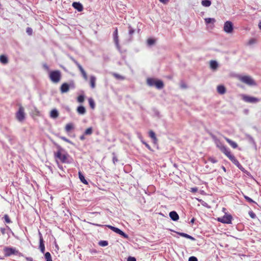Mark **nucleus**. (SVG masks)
<instances>
[{
  "label": "nucleus",
  "instance_id": "f257e3e1",
  "mask_svg": "<svg viewBox=\"0 0 261 261\" xmlns=\"http://www.w3.org/2000/svg\"><path fill=\"white\" fill-rule=\"evenodd\" d=\"M55 156L63 163L69 164L72 160L70 155L62 149H59L55 152Z\"/></svg>",
  "mask_w": 261,
  "mask_h": 261
},
{
  "label": "nucleus",
  "instance_id": "f03ea898",
  "mask_svg": "<svg viewBox=\"0 0 261 261\" xmlns=\"http://www.w3.org/2000/svg\"><path fill=\"white\" fill-rule=\"evenodd\" d=\"M3 251L6 257H9L12 255L19 256L22 255L21 253L14 247H5Z\"/></svg>",
  "mask_w": 261,
  "mask_h": 261
},
{
  "label": "nucleus",
  "instance_id": "7ed1b4c3",
  "mask_svg": "<svg viewBox=\"0 0 261 261\" xmlns=\"http://www.w3.org/2000/svg\"><path fill=\"white\" fill-rule=\"evenodd\" d=\"M238 79L241 82L250 86H255L256 82L249 75H239L237 76Z\"/></svg>",
  "mask_w": 261,
  "mask_h": 261
},
{
  "label": "nucleus",
  "instance_id": "20e7f679",
  "mask_svg": "<svg viewBox=\"0 0 261 261\" xmlns=\"http://www.w3.org/2000/svg\"><path fill=\"white\" fill-rule=\"evenodd\" d=\"M49 78L54 83H58L61 79V72L59 70L51 71L49 73Z\"/></svg>",
  "mask_w": 261,
  "mask_h": 261
},
{
  "label": "nucleus",
  "instance_id": "39448f33",
  "mask_svg": "<svg viewBox=\"0 0 261 261\" xmlns=\"http://www.w3.org/2000/svg\"><path fill=\"white\" fill-rule=\"evenodd\" d=\"M242 98L244 101L250 103H255L260 101V99L258 98L245 94L242 95Z\"/></svg>",
  "mask_w": 261,
  "mask_h": 261
},
{
  "label": "nucleus",
  "instance_id": "423d86ee",
  "mask_svg": "<svg viewBox=\"0 0 261 261\" xmlns=\"http://www.w3.org/2000/svg\"><path fill=\"white\" fill-rule=\"evenodd\" d=\"M225 155L236 166H237L240 169L242 170L243 167L242 165L240 164L238 160L235 158V156L231 153L230 151L228 152Z\"/></svg>",
  "mask_w": 261,
  "mask_h": 261
},
{
  "label": "nucleus",
  "instance_id": "0eeeda50",
  "mask_svg": "<svg viewBox=\"0 0 261 261\" xmlns=\"http://www.w3.org/2000/svg\"><path fill=\"white\" fill-rule=\"evenodd\" d=\"M17 119L20 121H22L25 118L24 110L22 107H20L18 111L16 114Z\"/></svg>",
  "mask_w": 261,
  "mask_h": 261
},
{
  "label": "nucleus",
  "instance_id": "6e6552de",
  "mask_svg": "<svg viewBox=\"0 0 261 261\" xmlns=\"http://www.w3.org/2000/svg\"><path fill=\"white\" fill-rule=\"evenodd\" d=\"M233 24L230 21H227L224 23L223 30L228 34L231 33L233 31Z\"/></svg>",
  "mask_w": 261,
  "mask_h": 261
},
{
  "label": "nucleus",
  "instance_id": "1a4fd4ad",
  "mask_svg": "<svg viewBox=\"0 0 261 261\" xmlns=\"http://www.w3.org/2000/svg\"><path fill=\"white\" fill-rule=\"evenodd\" d=\"M108 227L113 230L114 232L120 234L121 236L123 237L124 238L127 239L128 236L127 234L123 232L121 230L119 229L118 228L112 226L111 225H107Z\"/></svg>",
  "mask_w": 261,
  "mask_h": 261
},
{
  "label": "nucleus",
  "instance_id": "9d476101",
  "mask_svg": "<svg viewBox=\"0 0 261 261\" xmlns=\"http://www.w3.org/2000/svg\"><path fill=\"white\" fill-rule=\"evenodd\" d=\"M232 217L230 215H224L222 217L218 218V220L223 223L230 224L231 222Z\"/></svg>",
  "mask_w": 261,
  "mask_h": 261
},
{
  "label": "nucleus",
  "instance_id": "9b49d317",
  "mask_svg": "<svg viewBox=\"0 0 261 261\" xmlns=\"http://www.w3.org/2000/svg\"><path fill=\"white\" fill-rule=\"evenodd\" d=\"M74 62L76 64V65L77 66L80 71H81L83 78L86 81H87L88 80V76H87L86 71L84 70V69H83L82 66L77 61H76L75 60H74Z\"/></svg>",
  "mask_w": 261,
  "mask_h": 261
},
{
  "label": "nucleus",
  "instance_id": "f8f14e48",
  "mask_svg": "<svg viewBox=\"0 0 261 261\" xmlns=\"http://www.w3.org/2000/svg\"><path fill=\"white\" fill-rule=\"evenodd\" d=\"M39 249L40 250V251L44 253L45 252V245L44 244V241L43 239V237L42 236V234L40 231H39Z\"/></svg>",
  "mask_w": 261,
  "mask_h": 261
},
{
  "label": "nucleus",
  "instance_id": "ddd939ff",
  "mask_svg": "<svg viewBox=\"0 0 261 261\" xmlns=\"http://www.w3.org/2000/svg\"><path fill=\"white\" fill-rule=\"evenodd\" d=\"M113 37L115 43L117 46L118 49L120 50V47L119 44V40H118V30L116 28L115 31L113 33Z\"/></svg>",
  "mask_w": 261,
  "mask_h": 261
},
{
  "label": "nucleus",
  "instance_id": "4468645a",
  "mask_svg": "<svg viewBox=\"0 0 261 261\" xmlns=\"http://www.w3.org/2000/svg\"><path fill=\"white\" fill-rule=\"evenodd\" d=\"M72 7L79 12H82L83 10V6L80 3L73 2Z\"/></svg>",
  "mask_w": 261,
  "mask_h": 261
},
{
  "label": "nucleus",
  "instance_id": "2eb2a0df",
  "mask_svg": "<svg viewBox=\"0 0 261 261\" xmlns=\"http://www.w3.org/2000/svg\"><path fill=\"white\" fill-rule=\"evenodd\" d=\"M69 90V86L67 83H63L60 88L61 92L64 93L67 92Z\"/></svg>",
  "mask_w": 261,
  "mask_h": 261
},
{
  "label": "nucleus",
  "instance_id": "dca6fc26",
  "mask_svg": "<svg viewBox=\"0 0 261 261\" xmlns=\"http://www.w3.org/2000/svg\"><path fill=\"white\" fill-rule=\"evenodd\" d=\"M170 218L174 221H177L179 219V216L177 213L175 211H172L169 213Z\"/></svg>",
  "mask_w": 261,
  "mask_h": 261
},
{
  "label": "nucleus",
  "instance_id": "f3484780",
  "mask_svg": "<svg viewBox=\"0 0 261 261\" xmlns=\"http://www.w3.org/2000/svg\"><path fill=\"white\" fill-rule=\"evenodd\" d=\"M96 78L94 75H91L90 77V84L91 88L94 89L95 87V83Z\"/></svg>",
  "mask_w": 261,
  "mask_h": 261
},
{
  "label": "nucleus",
  "instance_id": "a211bd4d",
  "mask_svg": "<svg viewBox=\"0 0 261 261\" xmlns=\"http://www.w3.org/2000/svg\"><path fill=\"white\" fill-rule=\"evenodd\" d=\"M210 65L211 68L213 70H216L218 67L217 62L215 60H211L210 61Z\"/></svg>",
  "mask_w": 261,
  "mask_h": 261
},
{
  "label": "nucleus",
  "instance_id": "6ab92c4d",
  "mask_svg": "<svg viewBox=\"0 0 261 261\" xmlns=\"http://www.w3.org/2000/svg\"><path fill=\"white\" fill-rule=\"evenodd\" d=\"M77 112L80 115H84L86 113V109L83 106H80L77 108Z\"/></svg>",
  "mask_w": 261,
  "mask_h": 261
},
{
  "label": "nucleus",
  "instance_id": "aec40b11",
  "mask_svg": "<svg viewBox=\"0 0 261 261\" xmlns=\"http://www.w3.org/2000/svg\"><path fill=\"white\" fill-rule=\"evenodd\" d=\"M50 116L51 118L56 119L59 116V113L56 109H53L51 111L50 113Z\"/></svg>",
  "mask_w": 261,
  "mask_h": 261
},
{
  "label": "nucleus",
  "instance_id": "412c9836",
  "mask_svg": "<svg viewBox=\"0 0 261 261\" xmlns=\"http://www.w3.org/2000/svg\"><path fill=\"white\" fill-rule=\"evenodd\" d=\"M225 139L232 148H236L238 147V144L235 142L231 140L230 139L227 138H225Z\"/></svg>",
  "mask_w": 261,
  "mask_h": 261
},
{
  "label": "nucleus",
  "instance_id": "4be33fe9",
  "mask_svg": "<svg viewBox=\"0 0 261 261\" xmlns=\"http://www.w3.org/2000/svg\"><path fill=\"white\" fill-rule=\"evenodd\" d=\"M217 91L220 94H223L226 92L225 88L223 85H219L217 87Z\"/></svg>",
  "mask_w": 261,
  "mask_h": 261
},
{
  "label": "nucleus",
  "instance_id": "5701e85b",
  "mask_svg": "<svg viewBox=\"0 0 261 261\" xmlns=\"http://www.w3.org/2000/svg\"><path fill=\"white\" fill-rule=\"evenodd\" d=\"M177 233L181 237H185L186 238L190 239L191 240L194 241L195 239L193 237L184 232H177Z\"/></svg>",
  "mask_w": 261,
  "mask_h": 261
},
{
  "label": "nucleus",
  "instance_id": "b1692460",
  "mask_svg": "<svg viewBox=\"0 0 261 261\" xmlns=\"http://www.w3.org/2000/svg\"><path fill=\"white\" fill-rule=\"evenodd\" d=\"M158 89H161L163 88L164 84L162 81L160 80H157L155 82V86Z\"/></svg>",
  "mask_w": 261,
  "mask_h": 261
},
{
  "label": "nucleus",
  "instance_id": "393cba45",
  "mask_svg": "<svg viewBox=\"0 0 261 261\" xmlns=\"http://www.w3.org/2000/svg\"><path fill=\"white\" fill-rule=\"evenodd\" d=\"M73 128H74V125H73V123H69L66 125L65 129L67 132H69L71 129H73Z\"/></svg>",
  "mask_w": 261,
  "mask_h": 261
},
{
  "label": "nucleus",
  "instance_id": "a878e982",
  "mask_svg": "<svg viewBox=\"0 0 261 261\" xmlns=\"http://www.w3.org/2000/svg\"><path fill=\"white\" fill-rule=\"evenodd\" d=\"M0 62L4 64H7L8 62L7 57L4 55L0 56Z\"/></svg>",
  "mask_w": 261,
  "mask_h": 261
},
{
  "label": "nucleus",
  "instance_id": "bb28decb",
  "mask_svg": "<svg viewBox=\"0 0 261 261\" xmlns=\"http://www.w3.org/2000/svg\"><path fill=\"white\" fill-rule=\"evenodd\" d=\"M156 81L153 79L149 78L147 80V83L150 86H155Z\"/></svg>",
  "mask_w": 261,
  "mask_h": 261
},
{
  "label": "nucleus",
  "instance_id": "cd10ccee",
  "mask_svg": "<svg viewBox=\"0 0 261 261\" xmlns=\"http://www.w3.org/2000/svg\"><path fill=\"white\" fill-rule=\"evenodd\" d=\"M149 136L151 139H153L154 143L156 142L157 139L156 138L155 134L152 130H150L149 132Z\"/></svg>",
  "mask_w": 261,
  "mask_h": 261
},
{
  "label": "nucleus",
  "instance_id": "c85d7f7f",
  "mask_svg": "<svg viewBox=\"0 0 261 261\" xmlns=\"http://www.w3.org/2000/svg\"><path fill=\"white\" fill-rule=\"evenodd\" d=\"M201 4L204 7H208L211 6V2L210 0H202Z\"/></svg>",
  "mask_w": 261,
  "mask_h": 261
},
{
  "label": "nucleus",
  "instance_id": "c756f323",
  "mask_svg": "<svg viewBox=\"0 0 261 261\" xmlns=\"http://www.w3.org/2000/svg\"><path fill=\"white\" fill-rule=\"evenodd\" d=\"M79 178H80L81 181L83 183H84L85 184H88L87 180L85 178L84 176L82 174V173L81 172H79Z\"/></svg>",
  "mask_w": 261,
  "mask_h": 261
},
{
  "label": "nucleus",
  "instance_id": "7c9ffc66",
  "mask_svg": "<svg viewBox=\"0 0 261 261\" xmlns=\"http://www.w3.org/2000/svg\"><path fill=\"white\" fill-rule=\"evenodd\" d=\"M204 21L206 24H208L210 23H214L215 22L216 20L215 18H206L204 19Z\"/></svg>",
  "mask_w": 261,
  "mask_h": 261
},
{
  "label": "nucleus",
  "instance_id": "2f4dec72",
  "mask_svg": "<svg viewBox=\"0 0 261 261\" xmlns=\"http://www.w3.org/2000/svg\"><path fill=\"white\" fill-rule=\"evenodd\" d=\"M44 257L46 261H53L50 253L48 252H47L45 253Z\"/></svg>",
  "mask_w": 261,
  "mask_h": 261
},
{
  "label": "nucleus",
  "instance_id": "473e14b6",
  "mask_svg": "<svg viewBox=\"0 0 261 261\" xmlns=\"http://www.w3.org/2000/svg\"><path fill=\"white\" fill-rule=\"evenodd\" d=\"M93 133V128L91 127H89L86 129L84 132V135H91Z\"/></svg>",
  "mask_w": 261,
  "mask_h": 261
},
{
  "label": "nucleus",
  "instance_id": "72a5a7b5",
  "mask_svg": "<svg viewBox=\"0 0 261 261\" xmlns=\"http://www.w3.org/2000/svg\"><path fill=\"white\" fill-rule=\"evenodd\" d=\"M215 143H216L217 147H218L220 150L222 149V147L225 146L219 140H216Z\"/></svg>",
  "mask_w": 261,
  "mask_h": 261
},
{
  "label": "nucleus",
  "instance_id": "f704fd0d",
  "mask_svg": "<svg viewBox=\"0 0 261 261\" xmlns=\"http://www.w3.org/2000/svg\"><path fill=\"white\" fill-rule=\"evenodd\" d=\"M88 100H89V103L90 107L92 109H94L95 107V102H94V100H93V99L89 98Z\"/></svg>",
  "mask_w": 261,
  "mask_h": 261
},
{
  "label": "nucleus",
  "instance_id": "c9c22d12",
  "mask_svg": "<svg viewBox=\"0 0 261 261\" xmlns=\"http://www.w3.org/2000/svg\"><path fill=\"white\" fill-rule=\"evenodd\" d=\"M245 199L249 202L250 203H255L256 204V202H255L254 200H253L251 198H250V197H249L248 196H246V195H244V196Z\"/></svg>",
  "mask_w": 261,
  "mask_h": 261
},
{
  "label": "nucleus",
  "instance_id": "e433bc0d",
  "mask_svg": "<svg viewBox=\"0 0 261 261\" xmlns=\"http://www.w3.org/2000/svg\"><path fill=\"white\" fill-rule=\"evenodd\" d=\"M4 219L5 221L7 223H10L11 222V221L10 220V219L9 218V217L8 215H5L4 216Z\"/></svg>",
  "mask_w": 261,
  "mask_h": 261
},
{
  "label": "nucleus",
  "instance_id": "4c0bfd02",
  "mask_svg": "<svg viewBox=\"0 0 261 261\" xmlns=\"http://www.w3.org/2000/svg\"><path fill=\"white\" fill-rule=\"evenodd\" d=\"M99 245L101 246L105 247L108 245V243L106 241H101L99 242Z\"/></svg>",
  "mask_w": 261,
  "mask_h": 261
},
{
  "label": "nucleus",
  "instance_id": "58836bf2",
  "mask_svg": "<svg viewBox=\"0 0 261 261\" xmlns=\"http://www.w3.org/2000/svg\"><path fill=\"white\" fill-rule=\"evenodd\" d=\"M256 42H257V40H256V39H255V38H251V39H250L249 40L248 44V45H252L253 44L256 43Z\"/></svg>",
  "mask_w": 261,
  "mask_h": 261
},
{
  "label": "nucleus",
  "instance_id": "ea45409f",
  "mask_svg": "<svg viewBox=\"0 0 261 261\" xmlns=\"http://www.w3.org/2000/svg\"><path fill=\"white\" fill-rule=\"evenodd\" d=\"M221 151L225 154L229 151V149L226 146L222 147Z\"/></svg>",
  "mask_w": 261,
  "mask_h": 261
},
{
  "label": "nucleus",
  "instance_id": "a19ab883",
  "mask_svg": "<svg viewBox=\"0 0 261 261\" xmlns=\"http://www.w3.org/2000/svg\"><path fill=\"white\" fill-rule=\"evenodd\" d=\"M221 151L225 154L229 151V149L226 146L222 147Z\"/></svg>",
  "mask_w": 261,
  "mask_h": 261
},
{
  "label": "nucleus",
  "instance_id": "79ce46f5",
  "mask_svg": "<svg viewBox=\"0 0 261 261\" xmlns=\"http://www.w3.org/2000/svg\"><path fill=\"white\" fill-rule=\"evenodd\" d=\"M77 101L79 102H83L84 101V96L83 95H80L77 97Z\"/></svg>",
  "mask_w": 261,
  "mask_h": 261
},
{
  "label": "nucleus",
  "instance_id": "37998d69",
  "mask_svg": "<svg viewBox=\"0 0 261 261\" xmlns=\"http://www.w3.org/2000/svg\"><path fill=\"white\" fill-rule=\"evenodd\" d=\"M154 40L152 39H149L147 40V43L148 45H151L152 44H153L154 43Z\"/></svg>",
  "mask_w": 261,
  "mask_h": 261
},
{
  "label": "nucleus",
  "instance_id": "c03bdc74",
  "mask_svg": "<svg viewBox=\"0 0 261 261\" xmlns=\"http://www.w3.org/2000/svg\"><path fill=\"white\" fill-rule=\"evenodd\" d=\"M249 215L250 216V217L253 218V219H254V218H255L256 217V215L252 211L249 212Z\"/></svg>",
  "mask_w": 261,
  "mask_h": 261
},
{
  "label": "nucleus",
  "instance_id": "a18cd8bd",
  "mask_svg": "<svg viewBox=\"0 0 261 261\" xmlns=\"http://www.w3.org/2000/svg\"><path fill=\"white\" fill-rule=\"evenodd\" d=\"M208 160L212 163H216L218 162V161L215 158L212 157H210L208 158Z\"/></svg>",
  "mask_w": 261,
  "mask_h": 261
},
{
  "label": "nucleus",
  "instance_id": "49530a36",
  "mask_svg": "<svg viewBox=\"0 0 261 261\" xmlns=\"http://www.w3.org/2000/svg\"><path fill=\"white\" fill-rule=\"evenodd\" d=\"M60 138H61L62 140H63V141H65V142H68V143H71V144L72 143V142H71V141H70L69 139H68L67 138H66V137H60Z\"/></svg>",
  "mask_w": 261,
  "mask_h": 261
},
{
  "label": "nucleus",
  "instance_id": "de8ad7c7",
  "mask_svg": "<svg viewBox=\"0 0 261 261\" xmlns=\"http://www.w3.org/2000/svg\"><path fill=\"white\" fill-rule=\"evenodd\" d=\"M189 261H198L197 258L195 256H191L189 258Z\"/></svg>",
  "mask_w": 261,
  "mask_h": 261
},
{
  "label": "nucleus",
  "instance_id": "09e8293b",
  "mask_svg": "<svg viewBox=\"0 0 261 261\" xmlns=\"http://www.w3.org/2000/svg\"><path fill=\"white\" fill-rule=\"evenodd\" d=\"M32 32H33V31H32V29L31 28H28L27 29V33H28L29 35H32Z\"/></svg>",
  "mask_w": 261,
  "mask_h": 261
},
{
  "label": "nucleus",
  "instance_id": "8fccbe9b",
  "mask_svg": "<svg viewBox=\"0 0 261 261\" xmlns=\"http://www.w3.org/2000/svg\"><path fill=\"white\" fill-rule=\"evenodd\" d=\"M135 31L133 29H132L130 26L129 27V35H132L133 34H134Z\"/></svg>",
  "mask_w": 261,
  "mask_h": 261
},
{
  "label": "nucleus",
  "instance_id": "3c124183",
  "mask_svg": "<svg viewBox=\"0 0 261 261\" xmlns=\"http://www.w3.org/2000/svg\"><path fill=\"white\" fill-rule=\"evenodd\" d=\"M127 261H136V259L134 257L129 256L127 258Z\"/></svg>",
  "mask_w": 261,
  "mask_h": 261
},
{
  "label": "nucleus",
  "instance_id": "603ef678",
  "mask_svg": "<svg viewBox=\"0 0 261 261\" xmlns=\"http://www.w3.org/2000/svg\"><path fill=\"white\" fill-rule=\"evenodd\" d=\"M197 191H198V189H197V188H196V187L192 188H191V191L193 193L196 192Z\"/></svg>",
  "mask_w": 261,
  "mask_h": 261
},
{
  "label": "nucleus",
  "instance_id": "864d4df0",
  "mask_svg": "<svg viewBox=\"0 0 261 261\" xmlns=\"http://www.w3.org/2000/svg\"><path fill=\"white\" fill-rule=\"evenodd\" d=\"M113 161L114 164L118 161V160L116 156L113 158Z\"/></svg>",
  "mask_w": 261,
  "mask_h": 261
},
{
  "label": "nucleus",
  "instance_id": "5fc2aeb1",
  "mask_svg": "<svg viewBox=\"0 0 261 261\" xmlns=\"http://www.w3.org/2000/svg\"><path fill=\"white\" fill-rule=\"evenodd\" d=\"M85 135H84V134L83 135H82L81 136H80V140H84L85 139Z\"/></svg>",
  "mask_w": 261,
  "mask_h": 261
},
{
  "label": "nucleus",
  "instance_id": "6e6d98bb",
  "mask_svg": "<svg viewBox=\"0 0 261 261\" xmlns=\"http://www.w3.org/2000/svg\"><path fill=\"white\" fill-rule=\"evenodd\" d=\"M0 230H1V232L3 233V234H5V229L4 228H1L0 229Z\"/></svg>",
  "mask_w": 261,
  "mask_h": 261
},
{
  "label": "nucleus",
  "instance_id": "4d7b16f0",
  "mask_svg": "<svg viewBox=\"0 0 261 261\" xmlns=\"http://www.w3.org/2000/svg\"><path fill=\"white\" fill-rule=\"evenodd\" d=\"M143 142V143L144 144H145V146H146L148 149H150V146H149L147 143H145V142Z\"/></svg>",
  "mask_w": 261,
  "mask_h": 261
},
{
  "label": "nucleus",
  "instance_id": "13d9d810",
  "mask_svg": "<svg viewBox=\"0 0 261 261\" xmlns=\"http://www.w3.org/2000/svg\"><path fill=\"white\" fill-rule=\"evenodd\" d=\"M161 3H163L164 4L167 3L169 0H159Z\"/></svg>",
  "mask_w": 261,
  "mask_h": 261
},
{
  "label": "nucleus",
  "instance_id": "bf43d9fd",
  "mask_svg": "<svg viewBox=\"0 0 261 261\" xmlns=\"http://www.w3.org/2000/svg\"><path fill=\"white\" fill-rule=\"evenodd\" d=\"M114 75L115 76V77H116L117 78H120L121 76L118 74H115Z\"/></svg>",
  "mask_w": 261,
  "mask_h": 261
},
{
  "label": "nucleus",
  "instance_id": "052dcab7",
  "mask_svg": "<svg viewBox=\"0 0 261 261\" xmlns=\"http://www.w3.org/2000/svg\"><path fill=\"white\" fill-rule=\"evenodd\" d=\"M27 259L28 260H29V261H32V260H33V259H32V258H31V257H28V258H27Z\"/></svg>",
  "mask_w": 261,
  "mask_h": 261
},
{
  "label": "nucleus",
  "instance_id": "680f3d73",
  "mask_svg": "<svg viewBox=\"0 0 261 261\" xmlns=\"http://www.w3.org/2000/svg\"><path fill=\"white\" fill-rule=\"evenodd\" d=\"M195 219L194 218H192L191 220V223H193L194 222Z\"/></svg>",
  "mask_w": 261,
  "mask_h": 261
},
{
  "label": "nucleus",
  "instance_id": "e2e57ef3",
  "mask_svg": "<svg viewBox=\"0 0 261 261\" xmlns=\"http://www.w3.org/2000/svg\"><path fill=\"white\" fill-rule=\"evenodd\" d=\"M258 27L260 29H261V21L258 23Z\"/></svg>",
  "mask_w": 261,
  "mask_h": 261
},
{
  "label": "nucleus",
  "instance_id": "0e129e2a",
  "mask_svg": "<svg viewBox=\"0 0 261 261\" xmlns=\"http://www.w3.org/2000/svg\"><path fill=\"white\" fill-rule=\"evenodd\" d=\"M222 168L223 170L224 171H226V169H225V168L224 166H222Z\"/></svg>",
  "mask_w": 261,
  "mask_h": 261
},
{
  "label": "nucleus",
  "instance_id": "69168bd1",
  "mask_svg": "<svg viewBox=\"0 0 261 261\" xmlns=\"http://www.w3.org/2000/svg\"><path fill=\"white\" fill-rule=\"evenodd\" d=\"M198 200L199 201H201V200H199V199H198Z\"/></svg>",
  "mask_w": 261,
  "mask_h": 261
},
{
  "label": "nucleus",
  "instance_id": "338daca9",
  "mask_svg": "<svg viewBox=\"0 0 261 261\" xmlns=\"http://www.w3.org/2000/svg\"><path fill=\"white\" fill-rule=\"evenodd\" d=\"M44 67L46 68H47V67L46 66H44Z\"/></svg>",
  "mask_w": 261,
  "mask_h": 261
}]
</instances>
